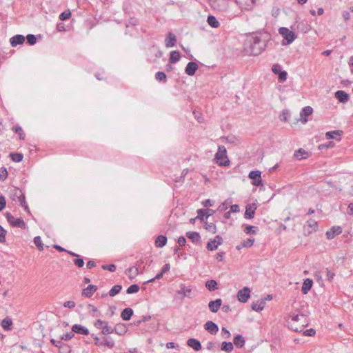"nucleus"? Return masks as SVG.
<instances>
[{"mask_svg":"<svg viewBox=\"0 0 353 353\" xmlns=\"http://www.w3.org/2000/svg\"><path fill=\"white\" fill-rule=\"evenodd\" d=\"M6 206V198L3 195L0 194V212L2 211Z\"/></svg>","mask_w":353,"mask_h":353,"instance_id":"nucleus-62","label":"nucleus"},{"mask_svg":"<svg viewBox=\"0 0 353 353\" xmlns=\"http://www.w3.org/2000/svg\"><path fill=\"white\" fill-rule=\"evenodd\" d=\"M25 41V37L22 34H16L10 38V43L12 47L21 45Z\"/></svg>","mask_w":353,"mask_h":353,"instance_id":"nucleus-23","label":"nucleus"},{"mask_svg":"<svg viewBox=\"0 0 353 353\" xmlns=\"http://www.w3.org/2000/svg\"><path fill=\"white\" fill-rule=\"evenodd\" d=\"M10 157L12 161L16 163L21 162L23 159V155L21 153H10Z\"/></svg>","mask_w":353,"mask_h":353,"instance_id":"nucleus-46","label":"nucleus"},{"mask_svg":"<svg viewBox=\"0 0 353 353\" xmlns=\"http://www.w3.org/2000/svg\"><path fill=\"white\" fill-rule=\"evenodd\" d=\"M8 172L5 167L0 168V181H4L8 178Z\"/></svg>","mask_w":353,"mask_h":353,"instance_id":"nucleus-53","label":"nucleus"},{"mask_svg":"<svg viewBox=\"0 0 353 353\" xmlns=\"http://www.w3.org/2000/svg\"><path fill=\"white\" fill-rule=\"evenodd\" d=\"M221 305L222 300L221 299H217L214 301H210L208 303V307L212 312L216 313L219 310Z\"/></svg>","mask_w":353,"mask_h":353,"instance_id":"nucleus-21","label":"nucleus"},{"mask_svg":"<svg viewBox=\"0 0 353 353\" xmlns=\"http://www.w3.org/2000/svg\"><path fill=\"white\" fill-rule=\"evenodd\" d=\"M7 231L0 225V243H3L6 242V236Z\"/></svg>","mask_w":353,"mask_h":353,"instance_id":"nucleus-57","label":"nucleus"},{"mask_svg":"<svg viewBox=\"0 0 353 353\" xmlns=\"http://www.w3.org/2000/svg\"><path fill=\"white\" fill-rule=\"evenodd\" d=\"M88 309L90 314L93 317H99L101 312L98 310L97 307L92 304L88 305Z\"/></svg>","mask_w":353,"mask_h":353,"instance_id":"nucleus-35","label":"nucleus"},{"mask_svg":"<svg viewBox=\"0 0 353 353\" xmlns=\"http://www.w3.org/2000/svg\"><path fill=\"white\" fill-rule=\"evenodd\" d=\"M114 332L119 335H122L126 332V330L123 324H117L113 327V333Z\"/></svg>","mask_w":353,"mask_h":353,"instance_id":"nucleus-41","label":"nucleus"},{"mask_svg":"<svg viewBox=\"0 0 353 353\" xmlns=\"http://www.w3.org/2000/svg\"><path fill=\"white\" fill-rule=\"evenodd\" d=\"M256 210V205L253 203L246 206L244 216L247 219H251L254 218L255 214V210Z\"/></svg>","mask_w":353,"mask_h":353,"instance_id":"nucleus-17","label":"nucleus"},{"mask_svg":"<svg viewBox=\"0 0 353 353\" xmlns=\"http://www.w3.org/2000/svg\"><path fill=\"white\" fill-rule=\"evenodd\" d=\"M181 55L179 52L176 50L172 51L170 52V63H176L180 60Z\"/></svg>","mask_w":353,"mask_h":353,"instance_id":"nucleus-42","label":"nucleus"},{"mask_svg":"<svg viewBox=\"0 0 353 353\" xmlns=\"http://www.w3.org/2000/svg\"><path fill=\"white\" fill-rule=\"evenodd\" d=\"M313 285V281L311 279H306L304 280L301 292L303 294H306L311 290Z\"/></svg>","mask_w":353,"mask_h":353,"instance_id":"nucleus-27","label":"nucleus"},{"mask_svg":"<svg viewBox=\"0 0 353 353\" xmlns=\"http://www.w3.org/2000/svg\"><path fill=\"white\" fill-rule=\"evenodd\" d=\"M307 225L310 228H312L314 230H316L318 228V223L315 220L309 219L307 221Z\"/></svg>","mask_w":353,"mask_h":353,"instance_id":"nucleus-60","label":"nucleus"},{"mask_svg":"<svg viewBox=\"0 0 353 353\" xmlns=\"http://www.w3.org/2000/svg\"><path fill=\"white\" fill-rule=\"evenodd\" d=\"M269 39L270 36L265 33L249 34L244 43V50L250 55H259L266 49Z\"/></svg>","mask_w":353,"mask_h":353,"instance_id":"nucleus-1","label":"nucleus"},{"mask_svg":"<svg viewBox=\"0 0 353 353\" xmlns=\"http://www.w3.org/2000/svg\"><path fill=\"white\" fill-rule=\"evenodd\" d=\"M255 241L254 238H248L241 243V247L249 248L252 247Z\"/></svg>","mask_w":353,"mask_h":353,"instance_id":"nucleus-48","label":"nucleus"},{"mask_svg":"<svg viewBox=\"0 0 353 353\" xmlns=\"http://www.w3.org/2000/svg\"><path fill=\"white\" fill-rule=\"evenodd\" d=\"M26 39H27L28 43L30 46L34 45L37 42V38H36L35 35H34L32 34H28L26 37Z\"/></svg>","mask_w":353,"mask_h":353,"instance_id":"nucleus-55","label":"nucleus"},{"mask_svg":"<svg viewBox=\"0 0 353 353\" xmlns=\"http://www.w3.org/2000/svg\"><path fill=\"white\" fill-rule=\"evenodd\" d=\"M248 177L252 179V185L254 186H260L263 185L262 179H261V172L259 170H252L249 174Z\"/></svg>","mask_w":353,"mask_h":353,"instance_id":"nucleus-10","label":"nucleus"},{"mask_svg":"<svg viewBox=\"0 0 353 353\" xmlns=\"http://www.w3.org/2000/svg\"><path fill=\"white\" fill-rule=\"evenodd\" d=\"M187 345L192 347L194 350L198 352L202 349L201 342L194 338H190L187 341Z\"/></svg>","mask_w":353,"mask_h":353,"instance_id":"nucleus-22","label":"nucleus"},{"mask_svg":"<svg viewBox=\"0 0 353 353\" xmlns=\"http://www.w3.org/2000/svg\"><path fill=\"white\" fill-rule=\"evenodd\" d=\"M139 273V268L137 266H132L130 268H128L126 270V274H128L129 277L130 279L135 277L137 275H138Z\"/></svg>","mask_w":353,"mask_h":353,"instance_id":"nucleus-40","label":"nucleus"},{"mask_svg":"<svg viewBox=\"0 0 353 353\" xmlns=\"http://www.w3.org/2000/svg\"><path fill=\"white\" fill-rule=\"evenodd\" d=\"M185 236L190 239L195 245H200L201 243V238L200 234L197 232H187Z\"/></svg>","mask_w":353,"mask_h":353,"instance_id":"nucleus-14","label":"nucleus"},{"mask_svg":"<svg viewBox=\"0 0 353 353\" xmlns=\"http://www.w3.org/2000/svg\"><path fill=\"white\" fill-rule=\"evenodd\" d=\"M34 244L37 245V247L38 248V249L40 251H43V249H44L43 248V244L42 243L41 236H37L34 237Z\"/></svg>","mask_w":353,"mask_h":353,"instance_id":"nucleus-51","label":"nucleus"},{"mask_svg":"<svg viewBox=\"0 0 353 353\" xmlns=\"http://www.w3.org/2000/svg\"><path fill=\"white\" fill-rule=\"evenodd\" d=\"M234 349L232 342L223 341L221 345V350L226 352H230Z\"/></svg>","mask_w":353,"mask_h":353,"instance_id":"nucleus-36","label":"nucleus"},{"mask_svg":"<svg viewBox=\"0 0 353 353\" xmlns=\"http://www.w3.org/2000/svg\"><path fill=\"white\" fill-rule=\"evenodd\" d=\"M221 336L224 339H229L231 336L230 331L225 327L221 328Z\"/></svg>","mask_w":353,"mask_h":353,"instance_id":"nucleus-59","label":"nucleus"},{"mask_svg":"<svg viewBox=\"0 0 353 353\" xmlns=\"http://www.w3.org/2000/svg\"><path fill=\"white\" fill-rule=\"evenodd\" d=\"M51 343L59 350L60 353H70L71 347L61 340L50 339Z\"/></svg>","mask_w":353,"mask_h":353,"instance_id":"nucleus-9","label":"nucleus"},{"mask_svg":"<svg viewBox=\"0 0 353 353\" xmlns=\"http://www.w3.org/2000/svg\"><path fill=\"white\" fill-rule=\"evenodd\" d=\"M76 304L73 301H68L63 303L65 307L72 309L75 307Z\"/></svg>","mask_w":353,"mask_h":353,"instance_id":"nucleus-64","label":"nucleus"},{"mask_svg":"<svg viewBox=\"0 0 353 353\" xmlns=\"http://www.w3.org/2000/svg\"><path fill=\"white\" fill-rule=\"evenodd\" d=\"M134 311L130 307H126L125 308L121 313V317L123 321H129L132 315H133Z\"/></svg>","mask_w":353,"mask_h":353,"instance_id":"nucleus-30","label":"nucleus"},{"mask_svg":"<svg viewBox=\"0 0 353 353\" xmlns=\"http://www.w3.org/2000/svg\"><path fill=\"white\" fill-rule=\"evenodd\" d=\"M176 42V37L171 32H169L165 39V45L166 48H172Z\"/></svg>","mask_w":353,"mask_h":353,"instance_id":"nucleus-24","label":"nucleus"},{"mask_svg":"<svg viewBox=\"0 0 353 353\" xmlns=\"http://www.w3.org/2000/svg\"><path fill=\"white\" fill-rule=\"evenodd\" d=\"M155 79L165 83L167 81V76L163 71H159L155 74Z\"/></svg>","mask_w":353,"mask_h":353,"instance_id":"nucleus-45","label":"nucleus"},{"mask_svg":"<svg viewBox=\"0 0 353 353\" xmlns=\"http://www.w3.org/2000/svg\"><path fill=\"white\" fill-rule=\"evenodd\" d=\"M236 1L245 9H248V7L252 6L254 4V0H248L245 2H243V0H236Z\"/></svg>","mask_w":353,"mask_h":353,"instance_id":"nucleus-47","label":"nucleus"},{"mask_svg":"<svg viewBox=\"0 0 353 353\" xmlns=\"http://www.w3.org/2000/svg\"><path fill=\"white\" fill-rule=\"evenodd\" d=\"M140 288L138 285L137 284H132L131 285H130L128 288H127V290H126V292L128 294H134V293H137L139 292Z\"/></svg>","mask_w":353,"mask_h":353,"instance_id":"nucleus-50","label":"nucleus"},{"mask_svg":"<svg viewBox=\"0 0 353 353\" xmlns=\"http://www.w3.org/2000/svg\"><path fill=\"white\" fill-rule=\"evenodd\" d=\"M13 130L16 134H18L19 136V139L24 140L25 139V134L23 132V130L22 128L19 125H16L13 128Z\"/></svg>","mask_w":353,"mask_h":353,"instance_id":"nucleus-49","label":"nucleus"},{"mask_svg":"<svg viewBox=\"0 0 353 353\" xmlns=\"http://www.w3.org/2000/svg\"><path fill=\"white\" fill-rule=\"evenodd\" d=\"M250 296V290L248 287H244L237 293V299L241 303H246Z\"/></svg>","mask_w":353,"mask_h":353,"instance_id":"nucleus-12","label":"nucleus"},{"mask_svg":"<svg viewBox=\"0 0 353 353\" xmlns=\"http://www.w3.org/2000/svg\"><path fill=\"white\" fill-rule=\"evenodd\" d=\"M294 156L298 159L302 160L308 158L310 154L309 152L305 151L304 149L299 148V150L295 151Z\"/></svg>","mask_w":353,"mask_h":353,"instance_id":"nucleus-31","label":"nucleus"},{"mask_svg":"<svg viewBox=\"0 0 353 353\" xmlns=\"http://www.w3.org/2000/svg\"><path fill=\"white\" fill-rule=\"evenodd\" d=\"M208 24L212 28H218L220 26L219 21L213 15H209L207 19Z\"/></svg>","mask_w":353,"mask_h":353,"instance_id":"nucleus-39","label":"nucleus"},{"mask_svg":"<svg viewBox=\"0 0 353 353\" xmlns=\"http://www.w3.org/2000/svg\"><path fill=\"white\" fill-rule=\"evenodd\" d=\"M214 211L212 209H199L197 210V219L201 221H203L205 219H208L212 215Z\"/></svg>","mask_w":353,"mask_h":353,"instance_id":"nucleus-13","label":"nucleus"},{"mask_svg":"<svg viewBox=\"0 0 353 353\" xmlns=\"http://www.w3.org/2000/svg\"><path fill=\"white\" fill-rule=\"evenodd\" d=\"M335 97L343 103H345L350 99V95L343 90H338L335 92Z\"/></svg>","mask_w":353,"mask_h":353,"instance_id":"nucleus-25","label":"nucleus"},{"mask_svg":"<svg viewBox=\"0 0 353 353\" xmlns=\"http://www.w3.org/2000/svg\"><path fill=\"white\" fill-rule=\"evenodd\" d=\"M74 263L78 268H82L85 263L83 259L79 256V257H77V259L74 260Z\"/></svg>","mask_w":353,"mask_h":353,"instance_id":"nucleus-58","label":"nucleus"},{"mask_svg":"<svg viewBox=\"0 0 353 353\" xmlns=\"http://www.w3.org/2000/svg\"><path fill=\"white\" fill-rule=\"evenodd\" d=\"M312 112L313 109L310 106H305L301 110L300 116L301 117V120L303 123H305L308 121L307 117L312 114Z\"/></svg>","mask_w":353,"mask_h":353,"instance_id":"nucleus-20","label":"nucleus"},{"mask_svg":"<svg viewBox=\"0 0 353 353\" xmlns=\"http://www.w3.org/2000/svg\"><path fill=\"white\" fill-rule=\"evenodd\" d=\"M279 32L284 39L282 43L284 46L291 44L296 39L294 32L290 30L288 28L281 27L279 29Z\"/></svg>","mask_w":353,"mask_h":353,"instance_id":"nucleus-4","label":"nucleus"},{"mask_svg":"<svg viewBox=\"0 0 353 353\" xmlns=\"http://www.w3.org/2000/svg\"><path fill=\"white\" fill-rule=\"evenodd\" d=\"M71 17V12L70 10H65L59 14V19L65 21Z\"/></svg>","mask_w":353,"mask_h":353,"instance_id":"nucleus-56","label":"nucleus"},{"mask_svg":"<svg viewBox=\"0 0 353 353\" xmlns=\"http://www.w3.org/2000/svg\"><path fill=\"white\" fill-rule=\"evenodd\" d=\"M192 292V288L190 287H186L184 284H181L180 290L177 291V294L182 295L183 297H190V293Z\"/></svg>","mask_w":353,"mask_h":353,"instance_id":"nucleus-29","label":"nucleus"},{"mask_svg":"<svg viewBox=\"0 0 353 353\" xmlns=\"http://www.w3.org/2000/svg\"><path fill=\"white\" fill-rule=\"evenodd\" d=\"M272 71L274 74L278 75L279 82H284L287 80L288 72L282 70V66L279 63H274L272 67Z\"/></svg>","mask_w":353,"mask_h":353,"instance_id":"nucleus-8","label":"nucleus"},{"mask_svg":"<svg viewBox=\"0 0 353 353\" xmlns=\"http://www.w3.org/2000/svg\"><path fill=\"white\" fill-rule=\"evenodd\" d=\"M245 339L241 334H238L234 337L233 345H234L236 347H243L245 345Z\"/></svg>","mask_w":353,"mask_h":353,"instance_id":"nucleus-32","label":"nucleus"},{"mask_svg":"<svg viewBox=\"0 0 353 353\" xmlns=\"http://www.w3.org/2000/svg\"><path fill=\"white\" fill-rule=\"evenodd\" d=\"M12 321L11 319L6 317L1 321V326L5 330H10L12 329Z\"/></svg>","mask_w":353,"mask_h":353,"instance_id":"nucleus-37","label":"nucleus"},{"mask_svg":"<svg viewBox=\"0 0 353 353\" xmlns=\"http://www.w3.org/2000/svg\"><path fill=\"white\" fill-rule=\"evenodd\" d=\"M168 241V239L165 235H159L155 241V245L157 248H163L164 247Z\"/></svg>","mask_w":353,"mask_h":353,"instance_id":"nucleus-33","label":"nucleus"},{"mask_svg":"<svg viewBox=\"0 0 353 353\" xmlns=\"http://www.w3.org/2000/svg\"><path fill=\"white\" fill-rule=\"evenodd\" d=\"M204 227L205 230H207L210 232H212V234H215L216 232V226L214 223H205Z\"/></svg>","mask_w":353,"mask_h":353,"instance_id":"nucleus-52","label":"nucleus"},{"mask_svg":"<svg viewBox=\"0 0 353 353\" xmlns=\"http://www.w3.org/2000/svg\"><path fill=\"white\" fill-rule=\"evenodd\" d=\"M265 305V299H261L252 303V309L256 312H261L263 310Z\"/></svg>","mask_w":353,"mask_h":353,"instance_id":"nucleus-28","label":"nucleus"},{"mask_svg":"<svg viewBox=\"0 0 353 353\" xmlns=\"http://www.w3.org/2000/svg\"><path fill=\"white\" fill-rule=\"evenodd\" d=\"M102 268L105 270H109L113 272L116 270V265L114 264L103 265Z\"/></svg>","mask_w":353,"mask_h":353,"instance_id":"nucleus-61","label":"nucleus"},{"mask_svg":"<svg viewBox=\"0 0 353 353\" xmlns=\"http://www.w3.org/2000/svg\"><path fill=\"white\" fill-rule=\"evenodd\" d=\"M23 192L19 188H15L13 190V192L12 194V199L13 200H15V199L19 197V194H23Z\"/></svg>","mask_w":353,"mask_h":353,"instance_id":"nucleus-63","label":"nucleus"},{"mask_svg":"<svg viewBox=\"0 0 353 353\" xmlns=\"http://www.w3.org/2000/svg\"><path fill=\"white\" fill-rule=\"evenodd\" d=\"M122 289V285H114L108 292L110 296H114L120 292Z\"/></svg>","mask_w":353,"mask_h":353,"instance_id":"nucleus-44","label":"nucleus"},{"mask_svg":"<svg viewBox=\"0 0 353 353\" xmlns=\"http://www.w3.org/2000/svg\"><path fill=\"white\" fill-rule=\"evenodd\" d=\"M343 134L342 130H334V131H329L325 133V137L327 139H335V136L341 137Z\"/></svg>","mask_w":353,"mask_h":353,"instance_id":"nucleus-38","label":"nucleus"},{"mask_svg":"<svg viewBox=\"0 0 353 353\" xmlns=\"http://www.w3.org/2000/svg\"><path fill=\"white\" fill-rule=\"evenodd\" d=\"M342 228L341 226H332L326 232V236L328 239H332L336 236L342 233Z\"/></svg>","mask_w":353,"mask_h":353,"instance_id":"nucleus-15","label":"nucleus"},{"mask_svg":"<svg viewBox=\"0 0 353 353\" xmlns=\"http://www.w3.org/2000/svg\"><path fill=\"white\" fill-rule=\"evenodd\" d=\"M204 328L207 330L210 334L214 335L219 332L218 325L212 321H208L204 324Z\"/></svg>","mask_w":353,"mask_h":353,"instance_id":"nucleus-16","label":"nucleus"},{"mask_svg":"<svg viewBox=\"0 0 353 353\" xmlns=\"http://www.w3.org/2000/svg\"><path fill=\"white\" fill-rule=\"evenodd\" d=\"M290 329L294 332H301L308 325L306 316L303 314L290 313L287 321Z\"/></svg>","mask_w":353,"mask_h":353,"instance_id":"nucleus-2","label":"nucleus"},{"mask_svg":"<svg viewBox=\"0 0 353 353\" xmlns=\"http://www.w3.org/2000/svg\"><path fill=\"white\" fill-rule=\"evenodd\" d=\"M94 325L97 329H101V333L103 335H108L113 333V327L108 325V321L97 319L94 322Z\"/></svg>","mask_w":353,"mask_h":353,"instance_id":"nucleus-6","label":"nucleus"},{"mask_svg":"<svg viewBox=\"0 0 353 353\" xmlns=\"http://www.w3.org/2000/svg\"><path fill=\"white\" fill-rule=\"evenodd\" d=\"M5 216L9 224L13 228H19L21 229H26L27 227L26 223L22 218H14L10 212H6Z\"/></svg>","mask_w":353,"mask_h":353,"instance_id":"nucleus-5","label":"nucleus"},{"mask_svg":"<svg viewBox=\"0 0 353 353\" xmlns=\"http://www.w3.org/2000/svg\"><path fill=\"white\" fill-rule=\"evenodd\" d=\"M198 68L199 66L196 62L190 61L187 64L185 68V72L189 76H193L196 73Z\"/></svg>","mask_w":353,"mask_h":353,"instance_id":"nucleus-19","label":"nucleus"},{"mask_svg":"<svg viewBox=\"0 0 353 353\" xmlns=\"http://www.w3.org/2000/svg\"><path fill=\"white\" fill-rule=\"evenodd\" d=\"M227 151L223 145L219 146L218 151L215 154L214 159L220 166H228L230 163L226 155Z\"/></svg>","mask_w":353,"mask_h":353,"instance_id":"nucleus-3","label":"nucleus"},{"mask_svg":"<svg viewBox=\"0 0 353 353\" xmlns=\"http://www.w3.org/2000/svg\"><path fill=\"white\" fill-rule=\"evenodd\" d=\"M73 333H77L82 335H88L90 334L89 330L80 324H74L72 327Z\"/></svg>","mask_w":353,"mask_h":353,"instance_id":"nucleus-18","label":"nucleus"},{"mask_svg":"<svg viewBox=\"0 0 353 353\" xmlns=\"http://www.w3.org/2000/svg\"><path fill=\"white\" fill-rule=\"evenodd\" d=\"M205 285L206 288L210 292L214 291L218 289L217 282L214 279L207 281Z\"/></svg>","mask_w":353,"mask_h":353,"instance_id":"nucleus-34","label":"nucleus"},{"mask_svg":"<svg viewBox=\"0 0 353 353\" xmlns=\"http://www.w3.org/2000/svg\"><path fill=\"white\" fill-rule=\"evenodd\" d=\"M258 230L256 226L246 225L244 228V232L247 234H255Z\"/></svg>","mask_w":353,"mask_h":353,"instance_id":"nucleus-43","label":"nucleus"},{"mask_svg":"<svg viewBox=\"0 0 353 353\" xmlns=\"http://www.w3.org/2000/svg\"><path fill=\"white\" fill-rule=\"evenodd\" d=\"M74 336V334L73 333L72 330L70 332H68L65 334H63L60 336L61 341H70Z\"/></svg>","mask_w":353,"mask_h":353,"instance_id":"nucleus-54","label":"nucleus"},{"mask_svg":"<svg viewBox=\"0 0 353 353\" xmlns=\"http://www.w3.org/2000/svg\"><path fill=\"white\" fill-rule=\"evenodd\" d=\"M97 290V285H89L87 288L83 290L82 296H84L87 298H90Z\"/></svg>","mask_w":353,"mask_h":353,"instance_id":"nucleus-26","label":"nucleus"},{"mask_svg":"<svg viewBox=\"0 0 353 353\" xmlns=\"http://www.w3.org/2000/svg\"><path fill=\"white\" fill-rule=\"evenodd\" d=\"M223 238L220 235H216L213 240L208 242L206 248L209 251L216 250L223 243Z\"/></svg>","mask_w":353,"mask_h":353,"instance_id":"nucleus-11","label":"nucleus"},{"mask_svg":"<svg viewBox=\"0 0 353 353\" xmlns=\"http://www.w3.org/2000/svg\"><path fill=\"white\" fill-rule=\"evenodd\" d=\"M91 336L94 340V345L97 346L104 345L110 349L114 347V341L110 337H104L103 341H102L97 336H95L94 334H92Z\"/></svg>","mask_w":353,"mask_h":353,"instance_id":"nucleus-7","label":"nucleus"}]
</instances>
